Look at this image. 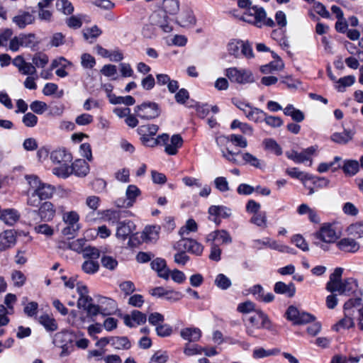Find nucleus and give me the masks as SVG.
I'll list each match as a JSON object with an SVG mask.
<instances>
[{
	"instance_id": "34",
	"label": "nucleus",
	"mask_w": 363,
	"mask_h": 363,
	"mask_svg": "<svg viewBox=\"0 0 363 363\" xmlns=\"http://www.w3.org/2000/svg\"><path fill=\"white\" fill-rule=\"evenodd\" d=\"M133 225L130 221L119 223L116 230V237L125 240L133 233Z\"/></svg>"
},
{
	"instance_id": "5",
	"label": "nucleus",
	"mask_w": 363,
	"mask_h": 363,
	"mask_svg": "<svg viewBox=\"0 0 363 363\" xmlns=\"http://www.w3.org/2000/svg\"><path fill=\"white\" fill-rule=\"evenodd\" d=\"M225 74L232 82L238 84H245L255 81L252 72L246 69L230 67L226 69Z\"/></svg>"
},
{
	"instance_id": "17",
	"label": "nucleus",
	"mask_w": 363,
	"mask_h": 363,
	"mask_svg": "<svg viewBox=\"0 0 363 363\" xmlns=\"http://www.w3.org/2000/svg\"><path fill=\"white\" fill-rule=\"evenodd\" d=\"M337 246L341 251L350 253H355L360 248L359 243L353 238H342L337 242Z\"/></svg>"
},
{
	"instance_id": "25",
	"label": "nucleus",
	"mask_w": 363,
	"mask_h": 363,
	"mask_svg": "<svg viewBox=\"0 0 363 363\" xmlns=\"http://www.w3.org/2000/svg\"><path fill=\"white\" fill-rule=\"evenodd\" d=\"M20 218V213L13 208L4 209L1 212L0 220L9 225H14Z\"/></svg>"
},
{
	"instance_id": "28",
	"label": "nucleus",
	"mask_w": 363,
	"mask_h": 363,
	"mask_svg": "<svg viewBox=\"0 0 363 363\" xmlns=\"http://www.w3.org/2000/svg\"><path fill=\"white\" fill-rule=\"evenodd\" d=\"M274 291L277 294H285L291 298L295 295L296 287L291 282L286 284L282 281H278L274 284Z\"/></svg>"
},
{
	"instance_id": "1",
	"label": "nucleus",
	"mask_w": 363,
	"mask_h": 363,
	"mask_svg": "<svg viewBox=\"0 0 363 363\" xmlns=\"http://www.w3.org/2000/svg\"><path fill=\"white\" fill-rule=\"evenodd\" d=\"M242 19L257 28H262L263 26L269 27L275 26L274 21L272 18H267L264 9L257 6L250 7L243 14Z\"/></svg>"
},
{
	"instance_id": "46",
	"label": "nucleus",
	"mask_w": 363,
	"mask_h": 363,
	"mask_svg": "<svg viewBox=\"0 0 363 363\" xmlns=\"http://www.w3.org/2000/svg\"><path fill=\"white\" fill-rule=\"evenodd\" d=\"M39 322L47 330L55 331L57 329V324L54 318L48 315H43L39 318Z\"/></svg>"
},
{
	"instance_id": "18",
	"label": "nucleus",
	"mask_w": 363,
	"mask_h": 363,
	"mask_svg": "<svg viewBox=\"0 0 363 363\" xmlns=\"http://www.w3.org/2000/svg\"><path fill=\"white\" fill-rule=\"evenodd\" d=\"M315 149L313 147H310L301 152H298L296 151H291V152H287L288 158L292 160L296 163H302L307 160H311V155L315 152Z\"/></svg>"
},
{
	"instance_id": "40",
	"label": "nucleus",
	"mask_w": 363,
	"mask_h": 363,
	"mask_svg": "<svg viewBox=\"0 0 363 363\" xmlns=\"http://www.w3.org/2000/svg\"><path fill=\"white\" fill-rule=\"evenodd\" d=\"M48 56L41 52L35 53L32 57V64L35 66V69L44 68L48 63Z\"/></svg>"
},
{
	"instance_id": "60",
	"label": "nucleus",
	"mask_w": 363,
	"mask_h": 363,
	"mask_svg": "<svg viewBox=\"0 0 363 363\" xmlns=\"http://www.w3.org/2000/svg\"><path fill=\"white\" fill-rule=\"evenodd\" d=\"M86 240L84 238H79L69 242L68 246L72 250L78 252H84V250L86 247Z\"/></svg>"
},
{
	"instance_id": "57",
	"label": "nucleus",
	"mask_w": 363,
	"mask_h": 363,
	"mask_svg": "<svg viewBox=\"0 0 363 363\" xmlns=\"http://www.w3.org/2000/svg\"><path fill=\"white\" fill-rule=\"evenodd\" d=\"M264 121L272 128H279L283 125V121L280 117L269 116L267 113L264 116Z\"/></svg>"
},
{
	"instance_id": "63",
	"label": "nucleus",
	"mask_w": 363,
	"mask_h": 363,
	"mask_svg": "<svg viewBox=\"0 0 363 363\" xmlns=\"http://www.w3.org/2000/svg\"><path fill=\"white\" fill-rule=\"evenodd\" d=\"M214 184L216 188L221 192H225L229 190L228 182L224 177H216L214 179Z\"/></svg>"
},
{
	"instance_id": "13",
	"label": "nucleus",
	"mask_w": 363,
	"mask_h": 363,
	"mask_svg": "<svg viewBox=\"0 0 363 363\" xmlns=\"http://www.w3.org/2000/svg\"><path fill=\"white\" fill-rule=\"evenodd\" d=\"M95 298H96V301L102 311V315H110L116 311L117 303L113 299L100 295L96 296Z\"/></svg>"
},
{
	"instance_id": "11",
	"label": "nucleus",
	"mask_w": 363,
	"mask_h": 363,
	"mask_svg": "<svg viewBox=\"0 0 363 363\" xmlns=\"http://www.w3.org/2000/svg\"><path fill=\"white\" fill-rule=\"evenodd\" d=\"M34 215H38L40 220L45 222L50 221L53 219L56 213V208L50 201H45L40 205L38 210L32 211Z\"/></svg>"
},
{
	"instance_id": "39",
	"label": "nucleus",
	"mask_w": 363,
	"mask_h": 363,
	"mask_svg": "<svg viewBox=\"0 0 363 363\" xmlns=\"http://www.w3.org/2000/svg\"><path fill=\"white\" fill-rule=\"evenodd\" d=\"M355 82V77L353 75H348L344 77L340 78L336 83L335 89L340 91L343 92L345 88L352 86Z\"/></svg>"
},
{
	"instance_id": "44",
	"label": "nucleus",
	"mask_w": 363,
	"mask_h": 363,
	"mask_svg": "<svg viewBox=\"0 0 363 363\" xmlns=\"http://www.w3.org/2000/svg\"><path fill=\"white\" fill-rule=\"evenodd\" d=\"M162 7L167 13L176 15L179 10L178 0H164Z\"/></svg>"
},
{
	"instance_id": "31",
	"label": "nucleus",
	"mask_w": 363,
	"mask_h": 363,
	"mask_svg": "<svg viewBox=\"0 0 363 363\" xmlns=\"http://www.w3.org/2000/svg\"><path fill=\"white\" fill-rule=\"evenodd\" d=\"M181 337L189 342H196L201 336V331L197 328H185L180 331Z\"/></svg>"
},
{
	"instance_id": "32",
	"label": "nucleus",
	"mask_w": 363,
	"mask_h": 363,
	"mask_svg": "<svg viewBox=\"0 0 363 363\" xmlns=\"http://www.w3.org/2000/svg\"><path fill=\"white\" fill-rule=\"evenodd\" d=\"M354 135V132L352 130H344L342 133H333L330 138L336 143L345 145L352 139Z\"/></svg>"
},
{
	"instance_id": "3",
	"label": "nucleus",
	"mask_w": 363,
	"mask_h": 363,
	"mask_svg": "<svg viewBox=\"0 0 363 363\" xmlns=\"http://www.w3.org/2000/svg\"><path fill=\"white\" fill-rule=\"evenodd\" d=\"M30 188L34 190L43 200L50 199L55 193V187L50 184L41 182L35 175L26 177Z\"/></svg>"
},
{
	"instance_id": "19",
	"label": "nucleus",
	"mask_w": 363,
	"mask_h": 363,
	"mask_svg": "<svg viewBox=\"0 0 363 363\" xmlns=\"http://www.w3.org/2000/svg\"><path fill=\"white\" fill-rule=\"evenodd\" d=\"M15 243L16 236L13 230H7L0 233V252L8 250Z\"/></svg>"
},
{
	"instance_id": "62",
	"label": "nucleus",
	"mask_w": 363,
	"mask_h": 363,
	"mask_svg": "<svg viewBox=\"0 0 363 363\" xmlns=\"http://www.w3.org/2000/svg\"><path fill=\"white\" fill-rule=\"evenodd\" d=\"M38 117L33 113L28 112L26 113L22 118L23 123L28 128H32L36 125L38 123Z\"/></svg>"
},
{
	"instance_id": "16",
	"label": "nucleus",
	"mask_w": 363,
	"mask_h": 363,
	"mask_svg": "<svg viewBox=\"0 0 363 363\" xmlns=\"http://www.w3.org/2000/svg\"><path fill=\"white\" fill-rule=\"evenodd\" d=\"M343 269L340 267L336 268L333 273L330 275V279L326 284L327 291L334 293L336 292L337 289H339L340 284L342 283V275Z\"/></svg>"
},
{
	"instance_id": "9",
	"label": "nucleus",
	"mask_w": 363,
	"mask_h": 363,
	"mask_svg": "<svg viewBox=\"0 0 363 363\" xmlns=\"http://www.w3.org/2000/svg\"><path fill=\"white\" fill-rule=\"evenodd\" d=\"M314 236L325 243H333L338 238L335 230L330 223H324L320 230L314 234Z\"/></svg>"
},
{
	"instance_id": "14",
	"label": "nucleus",
	"mask_w": 363,
	"mask_h": 363,
	"mask_svg": "<svg viewBox=\"0 0 363 363\" xmlns=\"http://www.w3.org/2000/svg\"><path fill=\"white\" fill-rule=\"evenodd\" d=\"M206 242H220L222 245H229L233 242L230 233L225 230H216L209 233L206 238Z\"/></svg>"
},
{
	"instance_id": "64",
	"label": "nucleus",
	"mask_w": 363,
	"mask_h": 363,
	"mask_svg": "<svg viewBox=\"0 0 363 363\" xmlns=\"http://www.w3.org/2000/svg\"><path fill=\"white\" fill-rule=\"evenodd\" d=\"M81 64L84 68L91 69L96 64L95 59L88 53H84L81 57Z\"/></svg>"
},
{
	"instance_id": "27",
	"label": "nucleus",
	"mask_w": 363,
	"mask_h": 363,
	"mask_svg": "<svg viewBox=\"0 0 363 363\" xmlns=\"http://www.w3.org/2000/svg\"><path fill=\"white\" fill-rule=\"evenodd\" d=\"M160 230V228L158 225L146 226L141 234L143 241L150 242L157 240Z\"/></svg>"
},
{
	"instance_id": "22",
	"label": "nucleus",
	"mask_w": 363,
	"mask_h": 363,
	"mask_svg": "<svg viewBox=\"0 0 363 363\" xmlns=\"http://www.w3.org/2000/svg\"><path fill=\"white\" fill-rule=\"evenodd\" d=\"M177 22L182 27L188 28L194 26L196 23V19L191 9L183 10L179 16Z\"/></svg>"
},
{
	"instance_id": "7",
	"label": "nucleus",
	"mask_w": 363,
	"mask_h": 363,
	"mask_svg": "<svg viewBox=\"0 0 363 363\" xmlns=\"http://www.w3.org/2000/svg\"><path fill=\"white\" fill-rule=\"evenodd\" d=\"M285 315L289 320L292 321L295 325L306 324L315 319L313 315L305 312H300L294 306H289Z\"/></svg>"
},
{
	"instance_id": "58",
	"label": "nucleus",
	"mask_w": 363,
	"mask_h": 363,
	"mask_svg": "<svg viewBox=\"0 0 363 363\" xmlns=\"http://www.w3.org/2000/svg\"><path fill=\"white\" fill-rule=\"evenodd\" d=\"M197 224L194 219H189L186 221V225L179 230L181 236L189 234V232H196L197 230Z\"/></svg>"
},
{
	"instance_id": "43",
	"label": "nucleus",
	"mask_w": 363,
	"mask_h": 363,
	"mask_svg": "<svg viewBox=\"0 0 363 363\" xmlns=\"http://www.w3.org/2000/svg\"><path fill=\"white\" fill-rule=\"evenodd\" d=\"M359 169V164L357 160H347L342 167L344 173L346 175L353 176L357 173Z\"/></svg>"
},
{
	"instance_id": "10",
	"label": "nucleus",
	"mask_w": 363,
	"mask_h": 363,
	"mask_svg": "<svg viewBox=\"0 0 363 363\" xmlns=\"http://www.w3.org/2000/svg\"><path fill=\"white\" fill-rule=\"evenodd\" d=\"M140 189L135 185H129L126 189V199H118L115 203L119 208H130L135 201L136 198L140 195Z\"/></svg>"
},
{
	"instance_id": "35",
	"label": "nucleus",
	"mask_w": 363,
	"mask_h": 363,
	"mask_svg": "<svg viewBox=\"0 0 363 363\" xmlns=\"http://www.w3.org/2000/svg\"><path fill=\"white\" fill-rule=\"evenodd\" d=\"M111 345L116 350H128L131 347V343L125 336L111 337Z\"/></svg>"
},
{
	"instance_id": "33",
	"label": "nucleus",
	"mask_w": 363,
	"mask_h": 363,
	"mask_svg": "<svg viewBox=\"0 0 363 363\" xmlns=\"http://www.w3.org/2000/svg\"><path fill=\"white\" fill-rule=\"evenodd\" d=\"M34 16L29 12H23L13 18V22L18 28H24L27 25L31 24L34 21Z\"/></svg>"
},
{
	"instance_id": "15",
	"label": "nucleus",
	"mask_w": 363,
	"mask_h": 363,
	"mask_svg": "<svg viewBox=\"0 0 363 363\" xmlns=\"http://www.w3.org/2000/svg\"><path fill=\"white\" fill-rule=\"evenodd\" d=\"M124 323L126 326L132 328L137 325H142L145 323L147 316L145 313L134 310L130 314H127L123 316Z\"/></svg>"
},
{
	"instance_id": "26",
	"label": "nucleus",
	"mask_w": 363,
	"mask_h": 363,
	"mask_svg": "<svg viewBox=\"0 0 363 363\" xmlns=\"http://www.w3.org/2000/svg\"><path fill=\"white\" fill-rule=\"evenodd\" d=\"M183 145V139L179 134H174L172 136L170 143L165 146L164 151L169 155H174L178 152V150Z\"/></svg>"
},
{
	"instance_id": "42",
	"label": "nucleus",
	"mask_w": 363,
	"mask_h": 363,
	"mask_svg": "<svg viewBox=\"0 0 363 363\" xmlns=\"http://www.w3.org/2000/svg\"><path fill=\"white\" fill-rule=\"evenodd\" d=\"M52 172L58 177L67 178L72 174V165L70 166L69 163L60 164L58 167L52 169Z\"/></svg>"
},
{
	"instance_id": "41",
	"label": "nucleus",
	"mask_w": 363,
	"mask_h": 363,
	"mask_svg": "<svg viewBox=\"0 0 363 363\" xmlns=\"http://www.w3.org/2000/svg\"><path fill=\"white\" fill-rule=\"evenodd\" d=\"M280 350L277 348L265 350L263 347H258L253 350V357L264 358L269 356H275L279 354Z\"/></svg>"
},
{
	"instance_id": "52",
	"label": "nucleus",
	"mask_w": 363,
	"mask_h": 363,
	"mask_svg": "<svg viewBox=\"0 0 363 363\" xmlns=\"http://www.w3.org/2000/svg\"><path fill=\"white\" fill-rule=\"evenodd\" d=\"M215 284L219 289L226 290L231 286V281L223 274H219L216 277Z\"/></svg>"
},
{
	"instance_id": "59",
	"label": "nucleus",
	"mask_w": 363,
	"mask_h": 363,
	"mask_svg": "<svg viewBox=\"0 0 363 363\" xmlns=\"http://www.w3.org/2000/svg\"><path fill=\"white\" fill-rule=\"evenodd\" d=\"M211 242V252L209 255V259L211 260L218 262L220 260V255L222 253V250L216 242Z\"/></svg>"
},
{
	"instance_id": "47",
	"label": "nucleus",
	"mask_w": 363,
	"mask_h": 363,
	"mask_svg": "<svg viewBox=\"0 0 363 363\" xmlns=\"http://www.w3.org/2000/svg\"><path fill=\"white\" fill-rule=\"evenodd\" d=\"M242 43V40H232L228 45V50L230 55L238 57L240 55Z\"/></svg>"
},
{
	"instance_id": "6",
	"label": "nucleus",
	"mask_w": 363,
	"mask_h": 363,
	"mask_svg": "<svg viewBox=\"0 0 363 363\" xmlns=\"http://www.w3.org/2000/svg\"><path fill=\"white\" fill-rule=\"evenodd\" d=\"M62 218L66 226L62 229V233L69 238H74L80 228L79 224V216L78 213L75 211H70L64 214Z\"/></svg>"
},
{
	"instance_id": "54",
	"label": "nucleus",
	"mask_w": 363,
	"mask_h": 363,
	"mask_svg": "<svg viewBox=\"0 0 363 363\" xmlns=\"http://www.w3.org/2000/svg\"><path fill=\"white\" fill-rule=\"evenodd\" d=\"M11 279L14 286L20 287L25 284L26 277L22 272L14 270L11 273Z\"/></svg>"
},
{
	"instance_id": "45",
	"label": "nucleus",
	"mask_w": 363,
	"mask_h": 363,
	"mask_svg": "<svg viewBox=\"0 0 363 363\" xmlns=\"http://www.w3.org/2000/svg\"><path fill=\"white\" fill-rule=\"evenodd\" d=\"M109 101L113 104H123L127 106L133 105L135 103V99L131 96H116L115 95H108Z\"/></svg>"
},
{
	"instance_id": "61",
	"label": "nucleus",
	"mask_w": 363,
	"mask_h": 363,
	"mask_svg": "<svg viewBox=\"0 0 363 363\" xmlns=\"http://www.w3.org/2000/svg\"><path fill=\"white\" fill-rule=\"evenodd\" d=\"M251 222L259 227H267L266 213H257L254 214L251 218Z\"/></svg>"
},
{
	"instance_id": "37",
	"label": "nucleus",
	"mask_w": 363,
	"mask_h": 363,
	"mask_svg": "<svg viewBox=\"0 0 363 363\" xmlns=\"http://www.w3.org/2000/svg\"><path fill=\"white\" fill-rule=\"evenodd\" d=\"M266 113L262 110L252 106L250 111L247 113V118L248 120L255 123H261L264 121Z\"/></svg>"
},
{
	"instance_id": "23",
	"label": "nucleus",
	"mask_w": 363,
	"mask_h": 363,
	"mask_svg": "<svg viewBox=\"0 0 363 363\" xmlns=\"http://www.w3.org/2000/svg\"><path fill=\"white\" fill-rule=\"evenodd\" d=\"M151 268L155 270L157 275L164 279H168L169 270L167 267L166 261L164 259L157 257L153 259L150 264Z\"/></svg>"
},
{
	"instance_id": "48",
	"label": "nucleus",
	"mask_w": 363,
	"mask_h": 363,
	"mask_svg": "<svg viewBox=\"0 0 363 363\" xmlns=\"http://www.w3.org/2000/svg\"><path fill=\"white\" fill-rule=\"evenodd\" d=\"M242 158L245 164H249L259 169H261L263 167V162L249 152L242 154Z\"/></svg>"
},
{
	"instance_id": "50",
	"label": "nucleus",
	"mask_w": 363,
	"mask_h": 363,
	"mask_svg": "<svg viewBox=\"0 0 363 363\" xmlns=\"http://www.w3.org/2000/svg\"><path fill=\"white\" fill-rule=\"evenodd\" d=\"M158 130V125L155 124H150L140 125V127H138L137 131L140 135H145L147 134L149 135H155L157 133Z\"/></svg>"
},
{
	"instance_id": "30",
	"label": "nucleus",
	"mask_w": 363,
	"mask_h": 363,
	"mask_svg": "<svg viewBox=\"0 0 363 363\" xmlns=\"http://www.w3.org/2000/svg\"><path fill=\"white\" fill-rule=\"evenodd\" d=\"M72 172L78 177H84L89 172V166L84 160H76L72 164Z\"/></svg>"
},
{
	"instance_id": "12",
	"label": "nucleus",
	"mask_w": 363,
	"mask_h": 363,
	"mask_svg": "<svg viewBox=\"0 0 363 363\" xmlns=\"http://www.w3.org/2000/svg\"><path fill=\"white\" fill-rule=\"evenodd\" d=\"M249 322L257 328H265L272 330V324L269 317L262 311H257L255 315L250 316Z\"/></svg>"
},
{
	"instance_id": "4",
	"label": "nucleus",
	"mask_w": 363,
	"mask_h": 363,
	"mask_svg": "<svg viewBox=\"0 0 363 363\" xmlns=\"http://www.w3.org/2000/svg\"><path fill=\"white\" fill-rule=\"evenodd\" d=\"M135 115L145 120L157 118L160 114L159 105L155 102L146 101L135 107Z\"/></svg>"
},
{
	"instance_id": "55",
	"label": "nucleus",
	"mask_w": 363,
	"mask_h": 363,
	"mask_svg": "<svg viewBox=\"0 0 363 363\" xmlns=\"http://www.w3.org/2000/svg\"><path fill=\"white\" fill-rule=\"evenodd\" d=\"M30 108L33 112L36 114H43L45 111L48 110V105L46 103L41 101H34L30 105Z\"/></svg>"
},
{
	"instance_id": "49",
	"label": "nucleus",
	"mask_w": 363,
	"mask_h": 363,
	"mask_svg": "<svg viewBox=\"0 0 363 363\" xmlns=\"http://www.w3.org/2000/svg\"><path fill=\"white\" fill-rule=\"evenodd\" d=\"M56 8L65 15L71 14L74 11V7L68 0H57Z\"/></svg>"
},
{
	"instance_id": "56",
	"label": "nucleus",
	"mask_w": 363,
	"mask_h": 363,
	"mask_svg": "<svg viewBox=\"0 0 363 363\" xmlns=\"http://www.w3.org/2000/svg\"><path fill=\"white\" fill-rule=\"evenodd\" d=\"M264 144L266 149L271 150L277 155H281V148L274 140L267 139L264 141Z\"/></svg>"
},
{
	"instance_id": "38",
	"label": "nucleus",
	"mask_w": 363,
	"mask_h": 363,
	"mask_svg": "<svg viewBox=\"0 0 363 363\" xmlns=\"http://www.w3.org/2000/svg\"><path fill=\"white\" fill-rule=\"evenodd\" d=\"M284 67V64L281 60L277 59L273 62H271L268 65H265L261 67V72L264 74L272 73L274 71L282 70Z\"/></svg>"
},
{
	"instance_id": "24",
	"label": "nucleus",
	"mask_w": 363,
	"mask_h": 363,
	"mask_svg": "<svg viewBox=\"0 0 363 363\" xmlns=\"http://www.w3.org/2000/svg\"><path fill=\"white\" fill-rule=\"evenodd\" d=\"M50 160L55 164L70 163L72 160V155L65 149H58L52 151L50 155Z\"/></svg>"
},
{
	"instance_id": "21",
	"label": "nucleus",
	"mask_w": 363,
	"mask_h": 363,
	"mask_svg": "<svg viewBox=\"0 0 363 363\" xmlns=\"http://www.w3.org/2000/svg\"><path fill=\"white\" fill-rule=\"evenodd\" d=\"M77 291L79 294L77 307L84 309L89 303H92L93 299L89 296V290L86 286L77 284Z\"/></svg>"
},
{
	"instance_id": "8",
	"label": "nucleus",
	"mask_w": 363,
	"mask_h": 363,
	"mask_svg": "<svg viewBox=\"0 0 363 363\" xmlns=\"http://www.w3.org/2000/svg\"><path fill=\"white\" fill-rule=\"evenodd\" d=\"M174 248L177 250H184L196 256H200L203 253V246L196 240L182 238L174 245Z\"/></svg>"
},
{
	"instance_id": "29",
	"label": "nucleus",
	"mask_w": 363,
	"mask_h": 363,
	"mask_svg": "<svg viewBox=\"0 0 363 363\" xmlns=\"http://www.w3.org/2000/svg\"><path fill=\"white\" fill-rule=\"evenodd\" d=\"M250 291L253 295L257 296L256 298L257 300L265 302V303L272 302L274 299V294L272 293H267V294H265L262 286L259 284L253 286L250 289Z\"/></svg>"
},
{
	"instance_id": "51",
	"label": "nucleus",
	"mask_w": 363,
	"mask_h": 363,
	"mask_svg": "<svg viewBox=\"0 0 363 363\" xmlns=\"http://www.w3.org/2000/svg\"><path fill=\"white\" fill-rule=\"evenodd\" d=\"M99 264L96 260H86L82 266V270L86 274H94L99 270Z\"/></svg>"
},
{
	"instance_id": "36",
	"label": "nucleus",
	"mask_w": 363,
	"mask_h": 363,
	"mask_svg": "<svg viewBox=\"0 0 363 363\" xmlns=\"http://www.w3.org/2000/svg\"><path fill=\"white\" fill-rule=\"evenodd\" d=\"M347 233L354 238H363V221L350 225L347 228Z\"/></svg>"
},
{
	"instance_id": "2",
	"label": "nucleus",
	"mask_w": 363,
	"mask_h": 363,
	"mask_svg": "<svg viewBox=\"0 0 363 363\" xmlns=\"http://www.w3.org/2000/svg\"><path fill=\"white\" fill-rule=\"evenodd\" d=\"M343 308L345 317L333 326V329L336 331H339L340 329H349L354 327V323L352 318L354 311L352 308H356L358 311L362 310V298L360 297L350 298L345 303Z\"/></svg>"
},
{
	"instance_id": "20",
	"label": "nucleus",
	"mask_w": 363,
	"mask_h": 363,
	"mask_svg": "<svg viewBox=\"0 0 363 363\" xmlns=\"http://www.w3.org/2000/svg\"><path fill=\"white\" fill-rule=\"evenodd\" d=\"M339 288L336 292H338L340 294L347 296L354 294L358 290L357 281L354 278L345 279Z\"/></svg>"
},
{
	"instance_id": "53",
	"label": "nucleus",
	"mask_w": 363,
	"mask_h": 363,
	"mask_svg": "<svg viewBox=\"0 0 363 363\" xmlns=\"http://www.w3.org/2000/svg\"><path fill=\"white\" fill-rule=\"evenodd\" d=\"M286 173L293 178H296L302 182L306 180H310L311 176L308 174H304L303 172L298 170V168L293 167L286 169Z\"/></svg>"
}]
</instances>
